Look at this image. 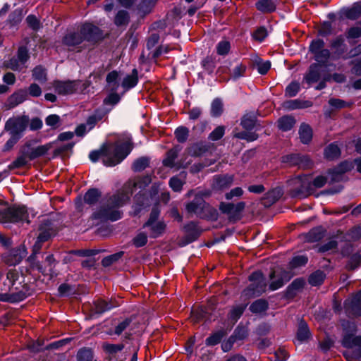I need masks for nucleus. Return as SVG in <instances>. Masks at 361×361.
Returning <instances> with one entry per match:
<instances>
[{
	"label": "nucleus",
	"instance_id": "nucleus-26",
	"mask_svg": "<svg viewBox=\"0 0 361 361\" xmlns=\"http://www.w3.org/2000/svg\"><path fill=\"white\" fill-rule=\"evenodd\" d=\"M341 151L338 145L335 143L330 144L324 151L325 157L328 159H334L340 156Z\"/></svg>",
	"mask_w": 361,
	"mask_h": 361
},
{
	"label": "nucleus",
	"instance_id": "nucleus-47",
	"mask_svg": "<svg viewBox=\"0 0 361 361\" xmlns=\"http://www.w3.org/2000/svg\"><path fill=\"white\" fill-rule=\"evenodd\" d=\"M207 150L206 146L202 143H197L193 145L189 149V154L192 156H200Z\"/></svg>",
	"mask_w": 361,
	"mask_h": 361
},
{
	"label": "nucleus",
	"instance_id": "nucleus-32",
	"mask_svg": "<svg viewBox=\"0 0 361 361\" xmlns=\"http://www.w3.org/2000/svg\"><path fill=\"white\" fill-rule=\"evenodd\" d=\"M256 6L259 11L263 12H270L275 9V5L271 0H259Z\"/></svg>",
	"mask_w": 361,
	"mask_h": 361
},
{
	"label": "nucleus",
	"instance_id": "nucleus-27",
	"mask_svg": "<svg viewBox=\"0 0 361 361\" xmlns=\"http://www.w3.org/2000/svg\"><path fill=\"white\" fill-rule=\"evenodd\" d=\"M295 124V120L291 116H283L278 121V126L283 131L290 130Z\"/></svg>",
	"mask_w": 361,
	"mask_h": 361
},
{
	"label": "nucleus",
	"instance_id": "nucleus-61",
	"mask_svg": "<svg viewBox=\"0 0 361 361\" xmlns=\"http://www.w3.org/2000/svg\"><path fill=\"white\" fill-rule=\"evenodd\" d=\"M331 79L336 82L341 83L345 81V76L342 73H334L332 75H326L324 77L325 81H330Z\"/></svg>",
	"mask_w": 361,
	"mask_h": 361
},
{
	"label": "nucleus",
	"instance_id": "nucleus-40",
	"mask_svg": "<svg viewBox=\"0 0 361 361\" xmlns=\"http://www.w3.org/2000/svg\"><path fill=\"white\" fill-rule=\"evenodd\" d=\"M11 254L14 257V260L11 263L16 264H18L26 256L27 252L25 246H20L18 249L13 250Z\"/></svg>",
	"mask_w": 361,
	"mask_h": 361
},
{
	"label": "nucleus",
	"instance_id": "nucleus-23",
	"mask_svg": "<svg viewBox=\"0 0 361 361\" xmlns=\"http://www.w3.org/2000/svg\"><path fill=\"white\" fill-rule=\"evenodd\" d=\"M214 180V187L217 189H224L231 185L233 177L232 176H216Z\"/></svg>",
	"mask_w": 361,
	"mask_h": 361
},
{
	"label": "nucleus",
	"instance_id": "nucleus-34",
	"mask_svg": "<svg viewBox=\"0 0 361 361\" xmlns=\"http://www.w3.org/2000/svg\"><path fill=\"white\" fill-rule=\"evenodd\" d=\"M100 195L101 193L98 190L90 189L85 195L84 200L87 204H92L98 200Z\"/></svg>",
	"mask_w": 361,
	"mask_h": 361
},
{
	"label": "nucleus",
	"instance_id": "nucleus-30",
	"mask_svg": "<svg viewBox=\"0 0 361 361\" xmlns=\"http://www.w3.org/2000/svg\"><path fill=\"white\" fill-rule=\"evenodd\" d=\"M129 22V15L126 11H119L115 16L114 23L117 26H126Z\"/></svg>",
	"mask_w": 361,
	"mask_h": 361
},
{
	"label": "nucleus",
	"instance_id": "nucleus-31",
	"mask_svg": "<svg viewBox=\"0 0 361 361\" xmlns=\"http://www.w3.org/2000/svg\"><path fill=\"white\" fill-rule=\"evenodd\" d=\"M268 305L264 300H257L250 307V310L253 313H262L267 309Z\"/></svg>",
	"mask_w": 361,
	"mask_h": 361
},
{
	"label": "nucleus",
	"instance_id": "nucleus-36",
	"mask_svg": "<svg viewBox=\"0 0 361 361\" xmlns=\"http://www.w3.org/2000/svg\"><path fill=\"white\" fill-rule=\"evenodd\" d=\"M149 161L147 157H140L133 164V170L136 172L142 171L149 165Z\"/></svg>",
	"mask_w": 361,
	"mask_h": 361
},
{
	"label": "nucleus",
	"instance_id": "nucleus-37",
	"mask_svg": "<svg viewBox=\"0 0 361 361\" xmlns=\"http://www.w3.org/2000/svg\"><path fill=\"white\" fill-rule=\"evenodd\" d=\"M32 77L35 80L40 82H44L47 80L46 70L42 66H37L32 71Z\"/></svg>",
	"mask_w": 361,
	"mask_h": 361
},
{
	"label": "nucleus",
	"instance_id": "nucleus-22",
	"mask_svg": "<svg viewBox=\"0 0 361 361\" xmlns=\"http://www.w3.org/2000/svg\"><path fill=\"white\" fill-rule=\"evenodd\" d=\"M345 306L349 309L350 308L355 314H361L360 310H361V290L353 298L350 302H345Z\"/></svg>",
	"mask_w": 361,
	"mask_h": 361
},
{
	"label": "nucleus",
	"instance_id": "nucleus-57",
	"mask_svg": "<svg viewBox=\"0 0 361 361\" xmlns=\"http://www.w3.org/2000/svg\"><path fill=\"white\" fill-rule=\"evenodd\" d=\"M121 253H116L111 255H109L106 257H104L102 261V264L104 267H109L111 264H112L114 262H116L120 257H121Z\"/></svg>",
	"mask_w": 361,
	"mask_h": 361
},
{
	"label": "nucleus",
	"instance_id": "nucleus-1",
	"mask_svg": "<svg viewBox=\"0 0 361 361\" xmlns=\"http://www.w3.org/2000/svg\"><path fill=\"white\" fill-rule=\"evenodd\" d=\"M151 182L149 176H145L142 180H130L121 190L111 196L99 213L94 214L95 219H105L111 221H117L122 217V213L118 208L125 205L130 199L133 189L137 186L142 188L149 185Z\"/></svg>",
	"mask_w": 361,
	"mask_h": 361
},
{
	"label": "nucleus",
	"instance_id": "nucleus-33",
	"mask_svg": "<svg viewBox=\"0 0 361 361\" xmlns=\"http://www.w3.org/2000/svg\"><path fill=\"white\" fill-rule=\"evenodd\" d=\"M113 305L108 304L102 300H97L94 302V312L95 314H102L113 308Z\"/></svg>",
	"mask_w": 361,
	"mask_h": 361
},
{
	"label": "nucleus",
	"instance_id": "nucleus-16",
	"mask_svg": "<svg viewBox=\"0 0 361 361\" xmlns=\"http://www.w3.org/2000/svg\"><path fill=\"white\" fill-rule=\"evenodd\" d=\"M353 168V163L350 161H343L336 169H332L329 173L331 175L333 181H338L341 179V176L346 171H350Z\"/></svg>",
	"mask_w": 361,
	"mask_h": 361
},
{
	"label": "nucleus",
	"instance_id": "nucleus-44",
	"mask_svg": "<svg viewBox=\"0 0 361 361\" xmlns=\"http://www.w3.org/2000/svg\"><path fill=\"white\" fill-rule=\"evenodd\" d=\"M119 74L117 71H113L110 72L106 76V82L109 85L112 86V90H116L118 87L117 80Z\"/></svg>",
	"mask_w": 361,
	"mask_h": 361
},
{
	"label": "nucleus",
	"instance_id": "nucleus-43",
	"mask_svg": "<svg viewBox=\"0 0 361 361\" xmlns=\"http://www.w3.org/2000/svg\"><path fill=\"white\" fill-rule=\"evenodd\" d=\"M223 111V104L219 99H215L211 106V114L213 116H219Z\"/></svg>",
	"mask_w": 361,
	"mask_h": 361
},
{
	"label": "nucleus",
	"instance_id": "nucleus-19",
	"mask_svg": "<svg viewBox=\"0 0 361 361\" xmlns=\"http://www.w3.org/2000/svg\"><path fill=\"white\" fill-rule=\"evenodd\" d=\"M342 14L347 18L355 20L361 16V3L357 2L352 7L342 10Z\"/></svg>",
	"mask_w": 361,
	"mask_h": 361
},
{
	"label": "nucleus",
	"instance_id": "nucleus-9",
	"mask_svg": "<svg viewBox=\"0 0 361 361\" xmlns=\"http://www.w3.org/2000/svg\"><path fill=\"white\" fill-rule=\"evenodd\" d=\"M342 326L344 331L343 345L346 348H353L361 346V336H355L356 326L354 323L350 322H343Z\"/></svg>",
	"mask_w": 361,
	"mask_h": 361
},
{
	"label": "nucleus",
	"instance_id": "nucleus-15",
	"mask_svg": "<svg viewBox=\"0 0 361 361\" xmlns=\"http://www.w3.org/2000/svg\"><path fill=\"white\" fill-rule=\"evenodd\" d=\"M25 153L27 155L30 160H32L37 157L45 154L50 149L48 145H40L36 147H30V145L25 146Z\"/></svg>",
	"mask_w": 361,
	"mask_h": 361
},
{
	"label": "nucleus",
	"instance_id": "nucleus-18",
	"mask_svg": "<svg viewBox=\"0 0 361 361\" xmlns=\"http://www.w3.org/2000/svg\"><path fill=\"white\" fill-rule=\"evenodd\" d=\"M138 82V73L137 71L134 68L132 71L131 74L127 75L122 81V87L125 90H128L134 87Z\"/></svg>",
	"mask_w": 361,
	"mask_h": 361
},
{
	"label": "nucleus",
	"instance_id": "nucleus-41",
	"mask_svg": "<svg viewBox=\"0 0 361 361\" xmlns=\"http://www.w3.org/2000/svg\"><path fill=\"white\" fill-rule=\"evenodd\" d=\"M174 133L179 142H184L188 139L189 130L187 128L180 126L176 129Z\"/></svg>",
	"mask_w": 361,
	"mask_h": 361
},
{
	"label": "nucleus",
	"instance_id": "nucleus-54",
	"mask_svg": "<svg viewBox=\"0 0 361 361\" xmlns=\"http://www.w3.org/2000/svg\"><path fill=\"white\" fill-rule=\"evenodd\" d=\"M268 35V32L264 27L257 28L253 33L252 36L255 40L262 42Z\"/></svg>",
	"mask_w": 361,
	"mask_h": 361
},
{
	"label": "nucleus",
	"instance_id": "nucleus-46",
	"mask_svg": "<svg viewBox=\"0 0 361 361\" xmlns=\"http://www.w3.org/2000/svg\"><path fill=\"white\" fill-rule=\"evenodd\" d=\"M314 59L319 63H325L330 57V51L326 49H322L314 55Z\"/></svg>",
	"mask_w": 361,
	"mask_h": 361
},
{
	"label": "nucleus",
	"instance_id": "nucleus-62",
	"mask_svg": "<svg viewBox=\"0 0 361 361\" xmlns=\"http://www.w3.org/2000/svg\"><path fill=\"white\" fill-rule=\"evenodd\" d=\"M257 71L262 74H266L271 68V63L269 61H260L257 63Z\"/></svg>",
	"mask_w": 361,
	"mask_h": 361
},
{
	"label": "nucleus",
	"instance_id": "nucleus-59",
	"mask_svg": "<svg viewBox=\"0 0 361 361\" xmlns=\"http://www.w3.org/2000/svg\"><path fill=\"white\" fill-rule=\"evenodd\" d=\"M147 237L144 233H140L133 239L134 245L137 247L144 246L147 243Z\"/></svg>",
	"mask_w": 361,
	"mask_h": 361
},
{
	"label": "nucleus",
	"instance_id": "nucleus-64",
	"mask_svg": "<svg viewBox=\"0 0 361 361\" xmlns=\"http://www.w3.org/2000/svg\"><path fill=\"white\" fill-rule=\"evenodd\" d=\"M361 264V255H354L351 257L348 267L350 269H355Z\"/></svg>",
	"mask_w": 361,
	"mask_h": 361
},
{
	"label": "nucleus",
	"instance_id": "nucleus-42",
	"mask_svg": "<svg viewBox=\"0 0 361 361\" xmlns=\"http://www.w3.org/2000/svg\"><path fill=\"white\" fill-rule=\"evenodd\" d=\"M231 49V44L227 40L220 41L216 45V51L219 55H226Z\"/></svg>",
	"mask_w": 361,
	"mask_h": 361
},
{
	"label": "nucleus",
	"instance_id": "nucleus-6",
	"mask_svg": "<svg viewBox=\"0 0 361 361\" xmlns=\"http://www.w3.org/2000/svg\"><path fill=\"white\" fill-rule=\"evenodd\" d=\"M250 286L244 290L246 295H259L266 290L267 283L265 278L260 271H255L249 276Z\"/></svg>",
	"mask_w": 361,
	"mask_h": 361
},
{
	"label": "nucleus",
	"instance_id": "nucleus-5",
	"mask_svg": "<svg viewBox=\"0 0 361 361\" xmlns=\"http://www.w3.org/2000/svg\"><path fill=\"white\" fill-rule=\"evenodd\" d=\"M29 116L26 115L13 116L6 121L4 128L10 135L21 137L29 124Z\"/></svg>",
	"mask_w": 361,
	"mask_h": 361
},
{
	"label": "nucleus",
	"instance_id": "nucleus-24",
	"mask_svg": "<svg viewBox=\"0 0 361 361\" xmlns=\"http://www.w3.org/2000/svg\"><path fill=\"white\" fill-rule=\"evenodd\" d=\"M299 135L301 142L304 144H307L312 137L311 128L307 124H302L299 130Z\"/></svg>",
	"mask_w": 361,
	"mask_h": 361
},
{
	"label": "nucleus",
	"instance_id": "nucleus-35",
	"mask_svg": "<svg viewBox=\"0 0 361 361\" xmlns=\"http://www.w3.org/2000/svg\"><path fill=\"white\" fill-rule=\"evenodd\" d=\"M256 118L254 114H245L242 120L241 125L242 126L247 130L252 129L255 125Z\"/></svg>",
	"mask_w": 361,
	"mask_h": 361
},
{
	"label": "nucleus",
	"instance_id": "nucleus-58",
	"mask_svg": "<svg viewBox=\"0 0 361 361\" xmlns=\"http://www.w3.org/2000/svg\"><path fill=\"white\" fill-rule=\"evenodd\" d=\"M288 358V353L284 349L276 350L271 359L274 361H286Z\"/></svg>",
	"mask_w": 361,
	"mask_h": 361
},
{
	"label": "nucleus",
	"instance_id": "nucleus-28",
	"mask_svg": "<svg viewBox=\"0 0 361 361\" xmlns=\"http://www.w3.org/2000/svg\"><path fill=\"white\" fill-rule=\"evenodd\" d=\"M247 67L243 63H238L230 71V76L232 80H236L244 76Z\"/></svg>",
	"mask_w": 361,
	"mask_h": 361
},
{
	"label": "nucleus",
	"instance_id": "nucleus-56",
	"mask_svg": "<svg viewBox=\"0 0 361 361\" xmlns=\"http://www.w3.org/2000/svg\"><path fill=\"white\" fill-rule=\"evenodd\" d=\"M42 92L41 87L35 83L31 84L27 91V95L29 94L33 97H39L42 94Z\"/></svg>",
	"mask_w": 361,
	"mask_h": 361
},
{
	"label": "nucleus",
	"instance_id": "nucleus-49",
	"mask_svg": "<svg viewBox=\"0 0 361 361\" xmlns=\"http://www.w3.org/2000/svg\"><path fill=\"white\" fill-rule=\"evenodd\" d=\"M307 262V258L304 255H299L293 257L290 262L292 268H296L305 265Z\"/></svg>",
	"mask_w": 361,
	"mask_h": 361
},
{
	"label": "nucleus",
	"instance_id": "nucleus-21",
	"mask_svg": "<svg viewBox=\"0 0 361 361\" xmlns=\"http://www.w3.org/2000/svg\"><path fill=\"white\" fill-rule=\"evenodd\" d=\"M53 234L54 231L50 228L44 231H43L42 228H40V233L37 237V240L33 247L34 252H36L39 251L41 248V243L47 241Z\"/></svg>",
	"mask_w": 361,
	"mask_h": 361
},
{
	"label": "nucleus",
	"instance_id": "nucleus-50",
	"mask_svg": "<svg viewBox=\"0 0 361 361\" xmlns=\"http://www.w3.org/2000/svg\"><path fill=\"white\" fill-rule=\"evenodd\" d=\"M45 122L52 128H56L60 126V117L56 114H51L46 118Z\"/></svg>",
	"mask_w": 361,
	"mask_h": 361
},
{
	"label": "nucleus",
	"instance_id": "nucleus-17",
	"mask_svg": "<svg viewBox=\"0 0 361 361\" xmlns=\"http://www.w3.org/2000/svg\"><path fill=\"white\" fill-rule=\"evenodd\" d=\"M310 337V332L307 324L305 322L301 321L299 323L295 343L301 344L302 343L307 341Z\"/></svg>",
	"mask_w": 361,
	"mask_h": 361
},
{
	"label": "nucleus",
	"instance_id": "nucleus-20",
	"mask_svg": "<svg viewBox=\"0 0 361 361\" xmlns=\"http://www.w3.org/2000/svg\"><path fill=\"white\" fill-rule=\"evenodd\" d=\"M320 78L319 66L316 63L311 65L309 72L305 77L306 82L310 84L319 81Z\"/></svg>",
	"mask_w": 361,
	"mask_h": 361
},
{
	"label": "nucleus",
	"instance_id": "nucleus-8",
	"mask_svg": "<svg viewBox=\"0 0 361 361\" xmlns=\"http://www.w3.org/2000/svg\"><path fill=\"white\" fill-rule=\"evenodd\" d=\"M186 209L189 213L202 219L208 218L209 214H212V212H215L201 197L197 196L187 204Z\"/></svg>",
	"mask_w": 361,
	"mask_h": 361
},
{
	"label": "nucleus",
	"instance_id": "nucleus-55",
	"mask_svg": "<svg viewBox=\"0 0 361 361\" xmlns=\"http://www.w3.org/2000/svg\"><path fill=\"white\" fill-rule=\"evenodd\" d=\"M222 337L223 333L220 331L216 332L206 339V344L208 345H215L220 343Z\"/></svg>",
	"mask_w": 361,
	"mask_h": 361
},
{
	"label": "nucleus",
	"instance_id": "nucleus-14",
	"mask_svg": "<svg viewBox=\"0 0 361 361\" xmlns=\"http://www.w3.org/2000/svg\"><path fill=\"white\" fill-rule=\"evenodd\" d=\"M27 99V93L25 90H19L12 94L7 99L5 106L7 109H13Z\"/></svg>",
	"mask_w": 361,
	"mask_h": 361
},
{
	"label": "nucleus",
	"instance_id": "nucleus-60",
	"mask_svg": "<svg viewBox=\"0 0 361 361\" xmlns=\"http://www.w3.org/2000/svg\"><path fill=\"white\" fill-rule=\"evenodd\" d=\"M19 278V273L15 269H11L8 271L6 274V279L9 281L11 286H14L16 281Z\"/></svg>",
	"mask_w": 361,
	"mask_h": 361
},
{
	"label": "nucleus",
	"instance_id": "nucleus-7",
	"mask_svg": "<svg viewBox=\"0 0 361 361\" xmlns=\"http://www.w3.org/2000/svg\"><path fill=\"white\" fill-rule=\"evenodd\" d=\"M159 215V209L154 208L151 212L148 221L144 225V227L148 229L149 236L154 238L162 235L166 229L165 223L157 219Z\"/></svg>",
	"mask_w": 361,
	"mask_h": 361
},
{
	"label": "nucleus",
	"instance_id": "nucleus-3",
	"mask_svg": "<svg viewBox=\"0 0 361 361\" xmlns=\"http://www.w3.org/2000/svg\"><path fill=\"white\" fill-rule=\"evenodd\" d=\"M99 28L90 23L84 24L80 32H70L65 35L63 43L70 49L81 44L84 40H91L99 33Z\"/></svg>",
	"mask_w": 361,
	"mask_h": 361
},
{
	"label": "nucleus",
	"instance_id": "nucleus-51",
	"mask_svg": "<svg viewBox=\"0 0 361 361\" xmlns=\"http://www.w3.org/2000/svg\"><path fill=\"white\" fill-rule=\"evenodd\" d=\"M224 127L218 126L209 134V138L212 141L219 140L224 136Z\"/></svg>",
	"mask_w": 361,
	"mask_h": 361
},
{
	"label": "nucleus",
	"instance_id": "nucleus-10",
	"mask_svg": "<svg viewBox=\"0 0 361 361\" xmlns=\"http://www.w3.org/2000/svg\"><path fill=\"white\" fill-rule=\"evenodd\" d=\"M29 59L28 51L24 47H20L16 57H13L6 62L5 66L13 71H19L26 68L25 63Z\"/></svg>",
	"mask_w": 361,
	"mask_h": 361
},
{
	"label": "nucleus",
	"instance_id": "nucleus-52",
	"mask_svg": "<svg viewBox=\"0 0 361 361\" xmlns=\"http://www.w3.org/2000/svg\"><path fill=\"white\" fill-rule=\"evenodd\" d=\"M245 307L243 305H238L235 307H233L229 314V317L232 321H236L240 318V317L242 315L243 312H244Z\"/></svg>",
	"mask_w": 361,
	"mask_h": 361
},
{
	"label": "nucleus",
	"instance_id": "nucleus-48",
	"mask_svg": "<svg viewBox=\"0 0 361 361\" xmlns=\"http://www.w3.org/2000/svg\"><path fill=\"white\" fill-rule=\"evenodd\" d=\"M300 90V84L297 82H292L286 88V95L292 97H295Z\"/></svg>",
	"mask_w": 361,
	"mask_h": 361
},
{
	"label": "nucleus",
	"instance_id": "nucleus-38",
	"mask_svg": "<svg viewBox=\"0 0 361 361\" xmlns=\"http://www.w3.org/2000/svg\"><path fill=\"white\" fill-rule=\"evenodd\" d=\"M324 230L322 227H317L312 229L309 233L307 238L310 241H318L324 236Z\"/></svg>",
	"mask_w": 361,
	"mask_h": 361
},
{
	"label": "nucleus",
	"instance_id": "nucleus-4",
	"mask_svg": "<svg viewBox=\"0 0 361 361\" xmlns=\"http://www.w3.org/2000/svg\"><path fill=\"white\" fill-rule=\"evenodd\" d=\"M29 224L30 216L25 207H9L4 212L0 211V223L8 226L11 223Z\"/></svg>",
	"mask_w": 361,
	"mask_h": 361
},
{
	"label": "nucleus",
	"instance_id": "nucleus-25",
	"mask_svg": "<svg viewBox=\"0 0 361 361\" xmlns=\"http://www.w3.org/2000/svg\"><path fill=\"white\" fill-rule=\"evenodd\" d=\"M185 178V174L184 173H180L178 176L171 178L169 181L170 187L176 192L180 191L184 183Z\"/></svg>",
	"mask_w": 361,
	"mask_h": 361
},
{
	"label": "nucleus",
	"instance_id": "nucleus-39",
	"mask_svg": "<svg viewBox=\"0 0 361 361\" xmlns=\"http://www.w3.org/2000/svg\"><path fill=\"white\" fill-rule=\"evenodd\" d=\"M325 278V274L322 271H317L312 274L309 278V282L312 286L321 284Z\"/></svg>",
	"mask_w": 361,
	"mask_h": 361
},
{
	"label": "nucleus",
	"instance_id": "nucleus-63",
	"mask_svg": "<svg viewBox=\"0 0 361 361\" xmlns=\"http://www.w3.org/2000/svg\"><path fill=\"white\" fill-rule=\"evenodd\" d=\"M124 345L122 344H109L106 343L104 344V349L110 353H115L116 352L121 351L123 349Z\"/></svg>",
	"mask_w": 361,
	"mask_h": 361
},
{
	"label": "nucleus",
	"instance_id": "nucleus-11",
	"mask_svg": "<svg viewBox=\"0 0 361 361\" xmlns=\"http://www.w3.org/2000/svg\"><path fill=\"white\" fill-rule=\"evenodd\" d=\"M291 275L289 272L282 269H278L272 271L270 275L271 282L269 285V288L271 290H275L283 286V284L288 281Z\"/></svg>",
	"mask_w": 361,
	"mask_h": 361
},
{
	"label": "nucleus",
	"instance_id": "nucleus-13",
	"mask_svg": "<svg viewBox=\"0 0 361 361\" xmlns=\"http://www.w3.org/2000/svg\"><path fill=\"white\" fill-rule=\"evenodd\" d=\"M78 86L76 81H56L54 83L55 91L60 94H68L74 92Z\"/></svg>",
	"mask_w": 361,
	"mask_h": 361
},
{
	"label": "nucleus",
	"instance_id": "nucleus-29",
	"mask_svg": "<svg viewBox=\"0 0 361 361\" xmlns=\"http://www.w3.org/2000/svg\"><path fill=\"white\" fill-rule=\"evenodd\" d=\"M23 154L19 156L16 160H14L9 166V169H14L23 167L28 163V157L25 153V149H23Z\"/></svg>",
	"mask_w": 361,
	"mask_h": 361
},
{
	"label": "nucleus",
	"instance_id": "nucleus-53",
	"mask_svg": "<svg viewBox=\"0 0 361 361\" xmlns=\"http://www.w3.org/2000/svg\"><path fill=\"white\" fill-rule=\"evenodd\" d=\"M324 47V42L322 39H318L313 40L310 46V51L314 55L322 50Z\"/></svg>",
	"mask_w": 361,
	"mask_h": 361
},
{
	"label": "nucleus",
	"instance_id": "nucleus-45",
	"mask_svg": "<svg viewBox=\"0 0 361 361\" xmlns=\"http://www.w3.org/2000/svg\"><path fill=\"white\" fill-rule=\"evenodd\" d=\"M177 157V150L171 149L167 152L166 158L163 161L164 165L170 168L174 166V161Z\"/></svg>",
	"mask_w": 361,
	"mask_h": 361
},
{
	"label": "nucleus",
	"instance_id": "nucleus-2",
	"mask_svg": "<svg viewBox=\"0 0 361 361\" xmlns=\"http://www.w3.org/2000/svg\"><path fill=\"white\" fill-rule=\"evenodd\" d=\"M132 148L130 140H128L123 144L111 145L101 151L91 152L89 157L93 162L102 157L105 166H113L121 163L130 154Z\"/></svg>",
	"mask_w": 361,
	"mask_h": 361
},
{
	"label": "nucleus",
	"instance_id": "nucleus-12",
	"mask_svg": "<svg viewBox=\"0 0 361 361\" xmlns=\"http://www.w3.org/2000/svg\"><path fill=\"white\" fill-rule=\"evenodd\" d=\"M290 185L295 188L297 193L307 192L312 189L310 178L307 176L295 177L290 180Z\"/></svg>",
	"mask_w": 361,
	"mask_h": 361
}]
</instances>
